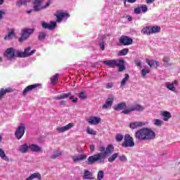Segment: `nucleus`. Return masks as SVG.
Segmentation results:
<instances>
[{
	"label": "nucleus",
	"instance_id": "obj_1",
	"mask_svg": "<svg viewBox=\"0 0 180 180\" xmlns=\"http://www.w3.org/2000/svg\"><path fill=\"white\" fill-rule=\"evenodd\" d=\"M135 139L139 141L154 140L155 139V132L149 128H142L135 133Z\"/></svg>",
	"mask_w": 180,
	"mask_h": 180
},
{
	"label": "nucleus",
	"instance_id": "obj_2",
	"mask_svg": "<svg viewBox=\"0 0 180 180\" xmlns=\"http://www.w3.org/2000/svg\"><path fill=\"white\" fill-rule=\"evenodd\" d=\"M35 30L36 29L34 28H23L21 30V37L19 38L18 41H20V43H22V41L27 40L29 37L34 33Z\"/></svg>",
	"mask_w": 180,
	"mask_h": 180
},
{
	"label": "nucleus",
	"instance_id": "obj_3",
	"mask_svg": "<svg viewBox=\"0 0 180 180\" xmlns=\"http://www.w3.org/2000/svg\"><path fill=\"white\" fill-rule=\"evenodd\" d=\"M99 162V164L102 162H105V159L102 153H99L89 157L86 162L88 165H92V164H94V162Z\"/></svg>",
	"mask_w": 180,
	"mask_h": 180
},
{
	"label": "nucleus",
	"instance_id": "obj_4",
	"mask_svg": "<svg viewBox=\"0 0 180 180\" xmlns=\"http://www.w3.org/2000/svg\"><path fill=\"white\" fill-rule=\"evenodd\" d=\"M4 57L8 60H12V58H20L19 51H16L13 48H8L4 53Z\"/></svg>",
	"mask_w": 180,
	"mask_h": 180
},
{
	"label": "nucleus",
	"instance_id": "obj_5",
	"mask_svg": "<svg viewBox=\"0 0 180 180\" xmlns=\"http://www.w3.org/2000/svg\"><path fill=\"white\" fill-rule=\"evenodd\" d=\"M122 146L124 148H127V147H134V139L130 136V134H125Z\"/></svg>",
	"mask_w": 180,
	"mask_h": 180
},
{
	"label": "nucleus",
	"instance_id": "obj_6",
	"mask_svg": "<svg viewBox=\"0 0 180 180\" xmlns=\"http://www.w3.org/2000/svg\"><path fill=\"white\" fill-rule=\"evenodd\" d=\"M55 16L56 18V22H58V23H61V22H63V19H68V18H70V14L63 10H60L56 11Z\"/></svg>",
	"mask_w": 180,
	"mask_h": 180
},
{
	"label": "nucleus",
	"instance_id": "obj_7",
	"mask_svg": "<svg viewBox=\"0 0 180 180\" xmlns=\"http://www.w3.org/2000/svg\"><path fill=\"white\" fill-rule=\"evenodd\" d=\"M30 50H32V46L25 48L23 52L19 51L20 58H26L27 57H30L31 56H33L34 53H36V49H33L31 51Z\"/></svg>",
	"mask_w": 180,
	"mask_h": 180
},
{
	"label": "nucleus",
	"instance_id": "obj_8",
	"mask_svg": "<svg viewBox=\"0 0 180 180\" xmlns=\"http://www.w3.org/2000/svg\"><path fill=\"white\" fill-rule=\"evenodd\" d=\"M143 110H144V107H143L141 105L136 104L133 108L122 110L121 113H123L124 115H129L130 112H143Z\"/></svg>",
	"mask_w": 180,
	"mask_h": 180
},
{
	"label": "nucleus",
	"instance_id": "obj_9",
	"mask_svg": "<svg viewBox=\"0 0 180 180\" xmlns=\"http://www.w3.org/2000/svg\"><path fill=\"white\" fill-rule=\"evenodd\" d=\"M119 42L120 46H130L131 44H133V39L128 36L122 35L119 39Z\"/></svg>",
	"mask_w": 180,
	"mask_h": 180
},
{
	"label": "nucleus",
	"instance_id": "obj_10",
	"mask_svg": "<svg viewBox=\"0 0 180 180\" xmlns=\"http://www.w3.org/2000/svg\"><path fill=\"white\" fill-rule=\"evenodd\" d=\"M118 63H124V61L122 59H114L103 61V64H105V65H108L110 68H116V67L119 65Z\"/></svg>",
	"mask_w": 180,
	"mask_h": 180
},
{
	"label": "nucleus",
	"instance_id": "obj_11",
	"mask_svg": "<svg viewBox=\"0 0 180 180\" xmlns=\"http://www.w3.org/2000/svg\"><path fill=\"white\" fill-rule=\"evenodd\" d=\"M25 124L21 123L15 130V135L18 140H20L25 135Z\"/></svg>",
	"mask_w": 180,
	"mask_h": 180
},
{
	"label": "nucleus",
	"instance_id": "obj_12",
	"mask_svg": "<svg viewBox=\"0 0 180 180\" xmlns=\"http://www.w3.org/2000/svg\"><path fill=\"white\" fill-rule=\"evenodd\" d=\"M41 26L43 29H48L49 30H54L57 26V22L51 21L50 24L43 21L41 22Z\"/></svg>",
	"mask_w": 180,
	"mask_h": 180
},
{
	"label": "nucleus",
	"instance_id": "obj_13",
	"mask_svg": "<svg viewBox=\"0 0 180 180\" xmlns=\"http://www.w3.org/2000/svg\"><path fill=\"white\" fill-rule=\"evenodd\" d=\"M115 151V146L113 145L110 144L105 148V151L104 153H101L103 155V158L104 160L106 157H109V155H112V153Z\"/></svg>",
	"mask_w": 180,
	"mask_h": 180
},
{
	"label": "nucleus",
	"instance_id": "obj_14",
	"mask_svg": "<svg viewBox=\"0 0 180 180\" xmlns=\"http://www.w3.org/2000/svg\"><path fill=\"white\" fill-rule=\"evenodd\" d=\"M41 85V84H34L27 86L22 91L23 96H26L27 95V93L32 92L33 89H36L38 86H40Z\"/></svg>",
	"mask_w": 180,
	"mask_h": 180
},
{
	"label": "nucleus",
	"instance_id": "obj_15",
	"mask_svg": "<svg viewBox=\"0 0 180 180\" xmlns=\"http://www.w3.org/2000/svg\"><path fill=\"white\" fill-rule=\"evenodd\" d=\"M72 127H74V123L70 122L65 127H58L56 130L59 133H64L65 131H68V130H70V129H72Z\"/></svg>",
	"mask_w": 180,
	"mask_h": 180
},
{
	"label": "nucleus",
	"instance_id": "obj_16",
	"mask_svg": "<svg viewBox=\"0 0 180 180\" xmlns=\"http://www.w3.org/2000/svg\"><path fill=\"white\" fill-rule=\"evenodd\" d=\"M72 158L74 162H79L80 161H84V160H86V155L82 154L76 156H72Z\"/></svg>",
	"mask_w": 180,
	"mask_h": 180
},
{
	"label": "nucleus",
	"instance_id": "obj_17",
	"mask_svg": "<svg viewBox=\"0 0 180 180\" xmlns=\"http://www.w3.org/2000/svg\"><path fill=\"white\" fill-rule=\"evenodd\" d=\"M87 122L90 124H99V123H101V118L98 117H91L89 119L87 120Z\"/></svg>",
	"mask_w": 180,
	"mask_h": 180
},
{
	"label": "nucleus",
	"instance_id": "obj_18",
	"mask_svg": "<svg viewBox=\"0 0 180 180\" xmlns=\"http://www.w3.org/2000/svg\"><path fill=\"white\" fill-rule=\"evenodd\" d=\"M141 126H146V123L141 122H135L129 124V127L132 129H137V127H141Z\"/></svg>",
	"mask_w": 180,
	"mask_h": 180
},
{
	"label": "nucleus",
	"instance_id": "obj_19",
	"mask_svg": "<svg viewBox=\"0 0 180 180\" xmlns=\"http://www.w3.org/2000/svg\"><path fill=\"white\" fill-rule=\"evenodd\" d=\"M18 151L22 154H26V153L29 151V145H27V143L20 145L18 148Z\"/></svg>",
	"mask_w": 180,
	"mask_h": 180
},
{
	"label": "nucleus",
	"instance_id": "obj_20",
	"mask_svg": "<svg viewBox=\"0 0 180 180\" xmlns=\"http://www.w3.org/2000/svg\"><path fill=\"white\" fill-rule=\"evenodd\" d=\"M29 149L32 153H39L41 151V148L37 144H31L29 146Z\"/></svg>",
	"mask_w": 180,
	"mask_h": 180
},
{
	"label": "nucleus",
	"instance_id": "obj_21",
	"mask_svg": "<svg viewBox=\"0 0 180 180\" xmlns=\"http://www.w3.org/2000/svg\"><path fill=\"white\" fill-rule=\"evenodd\" d=\"M126 108H127V105L126 104V103L122 102L115 105L113 108L114 110L119 111L123 110L124 109H126Z\"/></svg>",
	"mask_w": 180,
	"mask_h": 180
},
{
	"label": "nucleus",
	"instance_id": "obj_22",
	"mask_svg": "<svg viewBox=\"0 0 180 180\" xmlns=\"http://www.w3.org/2000/svg\"><path fill=\"white\" fill-rule=\"evenodd\" d=\"M113 105V97L108 98L105 101V103L103 105V109H108Z\"/></svg>",
	"mask_w": 180,
	"mask_h": 180
},
{
	"label": "nucleus",
	"instance_id": "obj_23",
	"mask_svg": "<svg viewBox=\"0 0 180 180\" xmlns=\"http://www.w3.org/2000/svg\"><path fill=\"white\" fill-rule=\"evenodd\" d=\"M32 2V0H18L16 1V6H18V8H20V6H26V5H27V4Z\"/></svg>",
	"mask_w": 180,
	"mask_h": 180
},
{
	"label": "nucleus",
	"instance_id": "obj_24",
	"mask_svg": "<svg viewBox=\"0 0 180 180\" xmlns=\"http://www.w3.org/2000/svg\"><path fill=\"white\" fill-rule=\"evenodd\" d=\"M69 96H71V93L60 94V96L54 97L53 99H55V101H61V99H67Z\"/></svg>",
	"mask_w": 180,
	"mask_h": 180
},
{
	"label": "nucleus",
	"instance_id": "obj_25",
	"mask_svg": "<svg viewBox=\"0 0 180 180\" xmlns=\"http://www.w3.org/2000/svg\"><path fill=\"white\" fill-rule=\"evenodd\" d=\"M83 177L84 179H94V174L89 170L85 169Z\"/></svg>",
	"mask_w": 180,
	"mask_h": 180
},
{
	"label": "nucleus",
	"instance_id": "obj_26",
	"mask_svg": "<svg viewBox=\"0 0 180 180\" xmlns=\"http://www.w3.org/2000/svg\"><path fill=\"white\" fill-rule=\"evenodd\" d=\"M162 116H163V117H164L163 120L165 122H168V120H169V119H171V117H172V115H171V112H169L168 111H163L162 112Z\"/></svg>",
	"mask_w": 180,
	"mask_h": 180
},
{
	"label": "nucleus",
	"instance_id": "obj_27",
	"mask_svg": "<svg viewBox=\"0 0 180 180\" xmlns=\"http://www.w3.org/2000/svg\"><path fill=\"white\" fill-rule=\"evenodd\" d=\"M38 179L41 180V174L40 173H34L32 176L27 178V180Z\"/></svg>",
	"mask_w": 180,
	"mask_h": 180
},
{
	"label": "nucleus",
	"instance_id": "obj_28",
	"mask_svg": "<svg viewBox=\"0 0 180 180\" xmlns=\"http://www.w3.org/2000/svg\"><path fill=\"white\" fill-rule=\"evenodd\" d=\"M142 34H147L148 36H150V34H152L151 32V27L150 26H146L143 27L141 30Z\"/></svg>",
	"mask_w": 180,
	"mask_h": 180
},
{
	"label": "nucleus",
	"instance_id": "obj_29",
	"mask_svg": "<svg viewBox=\"0 0 180 180\" xmlns=\"http://www.w3.org/2000/svg\"><path fill=\"white\" fill-rule=\"evenodd\" d=\"M147 64L148 65H149V67H155V68H157L160 63L157 60H147Z\"/></svg>",
	"mask_w": 180,
	"mask_h": 180
},
{
	"label": "nucleus",
	"instance_id": "obj_30",
	"mask_svg": "<svg viewBox=\"0 0 180 180\" xmlns=\"http://www.w3.org/2000/svg\"><path fill=\"white\" fill-rule=\"evenodd\" d=\"M51 84L54 86L58 82V73H56L53 76H52L51 78Z\"/></svg>",
	"mask_w": 180,
	"mask_h": 180
},
{
	"label": "nucleus",
	"instance_id": "obj_31",
	"mask_svg": "<svg viewBox=\"0 0 180 180\" xmlns=\"http://www.w3.org/2000/svg\"><path fill=\"white\" fill-rule=\"evenodd\" d=\"M165 86L167 89H169V91H172V92H176V89H175V86H174V83L166 82Z\"/></svg>",
	"mask_w": 180,
	"mask_h": 180
},
{
	"label": "nucleus",
	"instance_id": "obj_32",
	"mask_svg": "<svg viewBox=\"0 0 180 180\" xmlns=\"http://www.w3.org/2000/svg\"><path fill=\"white\" fill-rule=\"evenodd\" d=\"M15 37V31L11 30V32L8 33V34L4 37V40H11Z\"/></svg>",
	"mask_w": 180,
	"mask_h": 180
},
{
	"label": "nucleus",
	"instance_id": "obj_33",
	"mask_svg": "<svg viewBox=\"0 0 180 180\" xmlns=\"http://www.w3.org/2000/svg\"><path fill=\"white\" fill-rule=\"evenodd\" d=\"M150 31L152 32V34H154L155 33H160V32H161V27L160 26L150 27Z\"/></svg>",
	"mask_w": 180,
	"mask_h": 180
},
{
	"label": "nucleus",
	"instance_id": "obj_34",
	"mask_svg": "<svg viewBox=\"0 0 180 180\" xmlns=\"http://www.w3.org/2000/svg\"><path fill=\"white\" fill-rule=\"evenodd\" d=\"M0 157L1 160H4V161H9V158L5 154V151H4V150H2V148H0Z\"/></svg>",
	"mask_w": 180,
	"mask_h": 180
},
{
	"label": "nucleus",
	"instance_id": "obj_35",
	"mask_svg": "<svg viewBox=\"0 0 180 180\" xmlns=\"http://www.w3.org/2000/svg\"><path fill=\"white\" fill-rule=\"evenodd\" d=\"M129 78H130V76L129 75V74L126 73L124 75V78L122 79L121 82V86H124V85H126V82L129 81Z\"/></svg>",
	"mask_w": 180,
	"mask_h": 180
},
{
	"label": "nucleus",
	"instance_id": "obj_36",
	"mask_svg": "<svg viewBox=\"0 0 180 180\" xmlns=\"http://www.w3.org/2000/svg\"><path fill=\"white\" fill-rule=\"evenodd\" d=\"M124 63L118 62L117 67H119L118 72H122V71H124L126 70V66L123 65Z\"/></svg>",
	"mask_w": 180,
	"mask_h": 180
},
{
	"label": "nucleus",
	"instance_id": "obj_37",
	"mask_svg": "<svg viewBox=\"0 0 180 180\" xmlns=\"http://www.w3.org/2000/svg\"><path fill=\"white\" fill-rule=\"evenodd\" d=\"M129 54V49L125 48L119 51L118 56H127Z\"/></svg>",
	"mask_w": 180,
	"mask_h": 180
},
{
	"label": "nucleus",
	"instance_id": "obj_38",
	"mask_svg": "<svg viewBox=\"0 0 180 180\" xmlns=\"http://www.w3.org/2000/svg\"><path fill=\"white\" fill-rule=\"evenodd\" d=\"M119 157V153H115L108 158V162H113Z\"/></svg>",
	"mask_w": 180,
	"mask_h": 180
},
{
	"label": "nucleus",
	"instance_id": "obj_39",
	"mask_svg": "<svg viewBox=\"0 0 180 180\" xmlns=\"http://www.w3.org/2000/svg\"><path fill=\"white\" fill-rule=\"evenodd\" d=\"M61 155H63V152L57 150L51 157V158H53V160H56V158H57V157H61Z\"/></svg>",
	"mask_w": 180,
	"mask_h": 180
},
{
	"label": "nucleus",
	"instance_id": "obj_40",
	"mask_svg": "<svg viewBox=\"0 0 180 180\" xmlns=\"http://www.w3.org/2000/svg\"><path fill=\"white\" fill-rule=\"evenodd\" d=\"M86 132L88 134H92L93 136H96V131L92 129H90V127H87L86 129Z\"/></svg>",
	"mask_w": 180,
	"mask_h": 180
},
{
	"label": "nucleus",
	"instance_id": "obj_41",
	"mask_svg": "<svg viewBox=\"0 0 180 180\" xmlns=\"http://www.w3.org/2000/svg\"><path fill=\"white\" fill-rule=\"evenodd\" d=\"M105 175V172H103V171L100 170L98 173V176H97V179L98 180H102L103 179V176Z\"/></svg>",
	"mask_w": 180,
	"mask_h": 180
},
{
	"label": "nucleus",
	"instance_id": "obj_42",
	"mask_svg": "<svg viewBox=\"0 0 180 180\" xmlns=\"http://www.w3.org/2000/svg\"><path fill=\"white\" fill-rule=\"evenodd\" d=\"M46 34H47L46 32H39L38 36L39 40H44V39H46Z\"/></svg>",
	"mask_w": 180,
	"mask_h": 180
},
{
	"label": "nucleus",
	"instance_id": "obj_43",
	"mask_svg": "<svg viewBox=\"0 0 180 180\" xmlns=\"http://www.w3.org/2000/svg\"><path fill=\"white\" fill-rule=\"evenodd\" d=\"M147 74H150V69H143L141 70V75L143 78H146V76L147 75Z\"/></svg>",
	"mask_w": 180,
	"mask_h": 180
},
{
	"label": "nucleus",
	"instance_id": "obj_44",
	"mask_svg": "<svg viewBox=\"0 0 180 180\" xmlns=\"http://www.w3.org/2000/svg\"><path fill=\"white\" fill-rule=\"evenodd\" d=\"M78 96L80 99H82V100L86 99V98H87L86 94H85V91H82V92L79 93Z\"/></svg>",
	"mask_w": 180,
	"mask_h": 180
},
{
	"label": "nucleus",
	"instance_id": "obj_45",
	"mask_svg": "<svg viewBox=\"0 0 180 180\" xmlns=\"http://www.w3.org/2000/svg\"><path fill=\"white\" fill-rule=\"evenodd\" d=\"M115 140L118 143H120V141H122V140H123V135H122V134H117L115 137Z\"/></svg>",
	"mask_w": 180,
	"mask_h": 180
},
{
	"label": "nucleus",
	"instance_id": "obj_46",
	"mask_svg": "<svg viewBox=\"0 0 180 180\" xmlns=\"http://www.w3.org/2000/svg\"><path fill=\"white\" fill-rule=\"evenodd\" d=\"M164 123V122L161 120H154V124H155V126H161V124H162Z\"/></svg>",
	"mask_w": 180,
	"mask_h": 180
},
{
	"label": "nucleus",
	"instance_id": "obj_47",
	"mask_svg": "<svg viewBox=\"0 0 180 180\" xmlns=\"http://www.w3.org/2000/svg\"><path fill=\"white\" fill-rule=\"evenodd\" d=\"M5 95H6V93L5 91V89L1 88V90H0V100L4 99V96H5Z\"/></svg>",
	"mask_w": 180,
	"mask_h": 180
},
{
	"label": "nucleus",
	"instance_id": "obj_48",
	"mask_svg": "<svg viewBox=\"0 0 180 180\" xmlns=\"http://www.w3.org/2000/svg\"><path fill=\"white\" fill-rule=\"evenodd\" d=\"M40 5L41 4H34V9H32V11H35V12H39V11H40Z\"/></svg>",
	"mask_w": 180,
	"mask_h": 180
},
{
	"label": "nucleus",
	"instance_id": "obj_49",
	"mask_svg": "<svg viewBox=\"0 0 180 180\" xmlns=\"http://www.w3.org/2000/svg\"><path fill=\"white\" fill-rule=\"evenodd\" d=\"M141 9L142 12H143L144 13H146V12H147V11H148V8H147V6H146V4H143L141 6Z\"/></svg>",
	"mask_w": 180,
	"mask_h": 180
},
{
	"label": "nucleus",
	"instance_id": "obj_50",
	"mask_svg": "<svg viewBox=\"0 0 180 180\" xmlns=\"http://www.w3.org/2000/svg\"><path fill=\"white\" fill-rule=\"evenodd\" d=\"M70 99L73 102V103H77V102H78V98H74V96H70Z\"/></svg>",
	"mask_w": 180,
	"mask_h": 180
},
{
	"label": "nucleus",
	"instance_id": "obj_51",
	"mask_svg": "<svg viewBox=\"0 0 180 180\" xmlns=\"http://www.w3.org/2000/svg\"><path fill=\"white\" fill-rule=\"evenodd\" d=\"M98 151L100 153H105V151H106V147H105V146H99L98 147Z\"/></svg>",
	"mask_w": 180,
	"mask_h": 180
},
{
	"label": "nucleus",
	"instance_id": "obj_52",
	"mask_svg": "<svg viewBox=\"0 0 180 180\" xmlns=\"http://www.w3.org/2000/svg\"><path fill=\"white\" fill-rule=\"evenodd\" d=\"M114 84L110 82V83H108L105 86L106 89H110V88L113 87Z\"/></svg>",
	"mask_w": 180,
	"mask_h": 180
},
{
	"label": "nucleus",
	"instance_id": "obj_53",
	"mask_svg": "<svg viewBox=\"0 0 180 180\" xmlns=\"http://www.w3.org/2000/svg\"><path fill=\"white\" fill-rule=\"evenodd\" d=\"M4 91L6 94H9L10 92H13V89L8 87V88L4 89Z\"/></svg>",
	"mask_w": 180,
	"mask_h": 180
},
{
	"label": "nucleus",
	"instance_id": "obj_54",
	"mask_svg": "<svg viewBox=\"0 0 180 180\" xmlns=\"http://www.w3.org/2000/svg\"><path fill=\"white\" fill-rule=\"evenodd\" d=\"M120 160L123 162L124 161H127V158L126 157V155H122L120 157Z\"/></svg>",
	"mask_w": 180,
	"mask_h": 180
},
{
	"label": "nucleus",
	"instance_id": "obj_55",
	"mask_svg": "<svg viewBox=\"0 0 180 180\" xmlns=\"http://www.w3.org/2000/svg\"><path fill=\"white\" fill-rule=\"evenodd\" d=\"M169 60L170 59H169V57L168 56H165L162 59L163 63H169Z\"/></svg>",
	"mask_w": 180,
	"mask_h": 180
},
{
	"label": "nucleus",
	"instance_id": "obj_56",
	"mask_svg": "<svg viewBox=\"0 0 180 180\" xmlns=\"http://www.w3.org/2000/svg\"><path fill=\"white\" fill-rule=\"evenodd\" d=\"M141 12V8L139 7L134 8V13H136V15H139Z\"/></svg>",
	"mask_w": 180,
	"mask_h": 180
},
{
	"label": "nucleus",
	"instance_id": "obj_57",
	"mask_svg": "<svg viewBox=\"0 0 180 180\" xmlns=\"http://www.w3.org/2000/svg\"><path fill=\"white\" fill-rule=\"evenodd\" d=\"M99 46H100V49H101V50H105V44L103 43V42H101L100 44H99Z\"/></svg>",
	"mask_w": 180,
	"mask_h": 180
},
{
	"label": "nucleus",
	"instance_id": "obj_58",
	"mask_svg": "<svg viewBox=\"0 0 180 180\" xmlns=\"http://www.w3.org/2000/svg\"><path fill=\"white\" fill-rule=\"evenodd\" d=\"M4 15H5V12L2 10L0 11V20L2 19Z\"/></svg>",
	"mask_w": 180,
	"mask_h": 180
},
{
	"label": "nucleus",
	"instance_id": "obj_59",
	"mask_svg": "<svg viewBox=\"0 0 180 180\" xmlns=\"http://www.w3.org/2000/svg\"><path fill=\"white\" fill-rule=\"evenodd\" d=\"M90 150L95 151V146L94 145H90Z\"/></svg>",
	"mask_w": 180,
	"mask_h": 180
},
{
	"label": "nucleus",
	"instance_id": "obj_60",
	"mask_svg": "<svg viewBox=\"0 0 180 180\" xmlns=\"http://www.w3.org/2000/svg\"><path fill=\"white\" fill-rule=\"evenodd\" d=\"M127 1V2H129V4H134L137 0H124Z\"/></svg>",
	"mask_w": 180,
	"mask_h": 180
},
{
	"label": "nucleus",
	"instance_id": "obj_61",
	"mask_svg": "<svg viewBox=\"0 0 180 180\" xmlns=\"http://www.w3.org/2000/svg\"><path fill=\"white\" fill-rule=\"evenodd\" d=\"M60 106H65V101H60Z\"/></svg>",
	"mask_w": 180,
	"mask_h": 180
},
{
	"label": "nucleus",
	"instance_id": "obj_62",
	"mask_svg": "<svg viewBox=\"0 0 180 180\" xmlns=\"http://www.w3.org/2000/svg\"><path fill=\"white\" fill-rule=\"evenodd\" d=\"M136 65H137V67H141V62H140V60H137Z\"/></svg>",
	"mask_w": 180,
	"mask_h": 180
},
{
	"label": "nucleus",
	"instance_id": "obj_63",
	"mask_svg": "<svg viewBox=\"0 0 180 180\" xmlns=\"http://www.w3.org/2000/svg\"><path fill=\"white\" fill-rule=\"evenodd\" d=\"M154 1L155 0H147L146 4H153Z\"/></svg>",
	"mask_w": 180,
	"mask_h": 180
},
{
	"label": "nucleus",
	"instance_id": "obj_64",
	"mask_svg": "<svg viewBox=\"0 0 180 180\" xmlns=\"http://www.w3.org/2000/svg\"><path fill=\"white\" fill-rule=\"evenodd\" d=\"M172 84H173V85H176V86H178V81L174 80V82H172Z\"/></svg>",
	"mask_w": 180,
	"mask_h": 180
}]
</instances>
